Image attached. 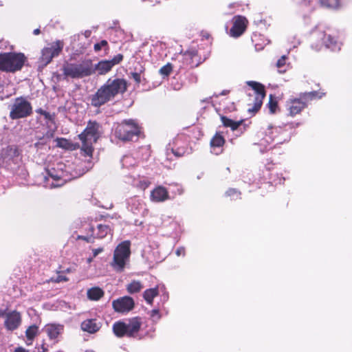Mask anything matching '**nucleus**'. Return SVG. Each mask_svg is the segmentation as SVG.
<instances>
[{"label":"nucleus","instance_id":"obj_31","mask_svg":"<svg viewBox=\"0 0 352 352\" xmlns=\"http://www.w3.org/2000/svg\"><path fill=\"white\" fill-rule=\"evenodd\" d=\"M104 294L103 291L99 287H93L87 291V296L90 300H98Z\"/></svg>","mask_w":352,"mask_h":352},{"label":"nucleus","instance_id":"obj_34","mask_svg":"<svg viewBox=\"0 0 352 352\" xmlns=\"http://www.w3.org/2000/svg\"><path fill=\"white\" fill-rule=\"evenodd\" d=\"M197 56V53L195 50H188L185 52L183 55L184 59L187 65H192V62L191 60Z\"/></svg>","mask_w":352,"mask_h":352},{"label":"nucleus","instance_id":"obj_7","mask_svg":"<svg viewBox=\"0 0 352 352\" xmlns=\"http://www.w3.org/2000/svg\"><path fill=\"white\" fill-rule=\"evenodd\" d=\"M324 95V93L314 91L304 93L298 98H291L286 102V109L289 116H294L305 108L308 101L316 98H321Z\"/></svg>","mask_w":352,"mask_h":352},{"label":"nucleus","instance_id":"obj_46","mask_svg":"<svg viewBox=\"0 0 352 352\" xmlns=\"http://www.w3.org/2000/svg\"><path fill=\"white\" fill-rule=\"evenodd\" d=\"M175 254L177 256H185V248L184 247H179L176 250Z\"/></svg>","mask_w":352,"mask_h":352},{"label":"nucleus","instance_id":"obj_5","mask_svg":"<svg viewBox=\"0 0 352 352\" xmlns=\"http://www.w3.org/2000/svg\"><path fill=\"white\" fill-rule=\"evenodd\" d=\"M63 72L66 78H82L94 73L93 64L89 60L80 63H66L63 66Z\"/></svg>","mask_w":352,"mask_h":352},{"label":"nucleus","instance_id":"obj_42","mask_svg":"<svg viewBox=\"0 0 352 352\" xmlns=\"http://www.w3.org/2000/svg\"><path fill=\"white\" fill-rule=\"evenodd\" d=\"M226 194L228 197H230L233 199L239 197L240 195V192L234 188H230L228 190Z\"/></svg>","mask_w":352,"mask_h":352},{"label":"nucleus","instance_id":"obj_13","mask_svg":"<svg viewBox=\"0 0 352 352\" xmlns=\"http://www.w3.org/2000/svg\"><path fill=\"white\" fill-rule=\"evenodd\" d=\"M32 112L31 104L24 98L19 97L14 100L11 106L10 117L12 120L23 118Z\"/></svg>","mask_w":352,"mask_h":352},{"label":"nucleus","instance_id":"obj_43","mask_svg":"<svg viewBox=\"0 0 352 352\" xmlns=\"http://www.w3.org/2000/svg\"><path fill=\"white\" fill-rule=\"evenodd\" d=\"M150 316L153 322H157L161 318L160 311L157 309H154L151 311Z\"/></svg>","mask_w":352,"mask_h":352},{"label":"nucleus","instance_id":"obj_6","mask_svg":"<svg viewBox=\"0 0 352 352\" xmlns=\"http://www.w3.org/2000/svg\"><path fill=\"white\" fill-rule=\"evenodd\" d=\"M130 242L124 241L115 249L111 266L116 272H122L129 263L131 250Z\"/></svg>","mask_w":352,"mask_h":352},{"label":"nucleus","instance_id":"obj_20","mask_svg":"<svg viewBox=\"0 0 352 352\" xmlns=\"http://www.w3.org/2000/svg\"><path fill=\"white\" fill-rule=\"evenodd\" d=\"M90 235H87L85 236H80L81 239L87 241V242L92 243L94 242V239L95 238L102 239L107 236V234H111V229L108 225H102L98 224L97 226L96 229H95L93 226L89 227Z\"/></svg>","mask_w":352,"mask_h":352},{"label":"nucleus","instance_id":"obj_51","mask_svg":"<svg viewBox=\"0 0 352 352\" xmlns=\"http://www.w3.org/2000/svg\"><path fill=\"white\" fill-rule=\"evenodd\" d=\"M33 34L34 35H38L40 34V30L38 28L37 29H35L34 31H33Z\"/></svg>","mask_w":352,"mask_h":352},{"label":"nucleus","instance_id":"obj_23","mask_svg":"<svg viewBox=\"0 0 352 352\" xmlns=\"http://www.w3.org/2000/svg\"><path fill=\"white\" fill-rule=\"evenodd\" d=\"M113 307L116 312L124 313L131 311L134 307V301L132 298L124 296L113 300Z\"/></svg>","mask_w":352,"mask_h":352},{"label":"nucleus","instance_id":"obj_45","mask_svg":"<svg viewBox=\"0 0 352 352\" xmlns=\"http://www.w3.org/2000/svg\"><path fill=\"white\" fill-rule=\"evenodd\" d=\"M43 116L45 117V118L47 120H49L50 122H51L52 124H54V115L53 114H51L50 113L46 111V112H43Z\"/></svg>","mask_w":352,"mask_h":352},{"label":"nucleus","instance_id":"obj_1","mask_svg":"<svg viewBox=\"0 0 352 352\" xmlns=\"http://www.w3.org/2000/svg\"><path fill=\"white\" fill-rule=\"evenodd\" d=\"M80 164L79 160L57 163L55 167L47 170L45 186L51 188L60 187L67 182L82 175L87 169L84 168Z\"/></svg>","mask_w":352,"mask_h":352},{"label":"nucleus","instance_id":"obj_26","mask_svg":"<svg viewBox=\"0 0 352 352\" xmlns=\"http://www.w3.org/2000/svg\"><path fill=\"white\" fill-rule=\"evenodd\" d=\"M225 143V139L221 132H217L210 141L212 153L219 155L223 151V146Z\"/></svg>","mask_w":352,"mask_h":352},{"label":"nucleus","instance_id":"obj_22","mask_svg":"<svg viewBox=\"0 0 352 352\" xmlns=\"http://www.w3.org/2000/svg\"><path fill=\"white\" fill-rule=\"evenodd\" d=\"M233 25L230 30L229 34L232 37H239L245 32L248 21L245 17L242 16H236L232 19Z\"/></svg>","mask_w":352,"mask_h":352},{"label":"nucleus","instance_id":"obj_44","mask_svg":"<svg viewBox=\"0 0 352 352\" xmlns=\"http://www.w3.org/2000/svg\"><path fill=\"white\" fill-rule=\"evenodd\" d=\"M108 43L107 41L105 40H102L99 43H97L94 45V50L96 52H98L102 50V48L107 46Z\"/></svg>","mask_w":352,"mask_h":352},{"label":"nucleus","instance_id":"obj_10","mask_svg":"<svg viewBox=\"0 0 352 352\" xmlns=\"http://www.w3.org/2000/svg\"><path fill=\"white\" fill-rule=\"evenodd\" d=\"M140 126L134 120H124L118 124L115 129L116 136L121 140H133L138 138L140 133Z\"/></svg>","mask_w":352,"mask_h":352},{"label":"nucleus","instance_id":"obj_24","mask_svg":"<svg viewBox=\"0 0 352 352\" xmlns=\"http://www.w3.org/2000/svg\"><path fill=\"white\" fill-rule=\"evenodd\" d=\"M125 182L131 184L134 187L144 190L151 185V179L144 175H137L136 176L127 177Z\"/></svg>","mask_w":352,"mask_h":352},{"label":"nucleus","instance_id":"obj_37","mask_svg":"<svg viewBox=\"0 0 352 352\" xmlns=\"http://www.w3.org/2000/svg\"><path fill=\"white\" fill-rule=\"evenodd\" d=\"M276 67L280 73H283L287 70V65L286 64V56L285 55L277 60Z\"/></svg>","mask_w":352,"mask_h":352},{"label":"nucleus","instance_id":"obj_54","mask_svg":"<svg viewBox=\"0 0 352 352\" xmlns=\"http://www.w3.org/2000/svg\"><path fill=\"white\" fill-rule=\"evenodd\" d=\"M177 192H178V194L181 195L182 192H183V190L182 189L181 187L179 186H177Z\"/></svg>","mask_w":352,"mask_h":352},{"label":"nucleus","instance_id":"obj_27","mask_svg":"<svg viewBox=\"0 0 352 352\" xmlns=\"http://www.w3.org/2000/svg\"><path fill=\"white\" fill-rule=\"evenodd\" d=\"M102 324L96 318L87 319L81 323V329L89 333H95L100 330Z\"/></svg>","mask_w":352,"mask_h":352},{"label":"nucleus","instance_id":"obj_16","mask_svg":"<svg viewBox=\"0 0 352 352\" xmlns=\"http://www.w3.org/2000/svg\"><path fill=\"white\" fill-rule=\"evenodd\" d=\"M64 47L63 41L57 40L49 44L42 50L41 59L45 64L51 62L54 57L58 56Z\"/></svg>","mask_w":352,"mask_h":352},{"label":"nucleus","instance_id":"obj_8","mask_svg":"<svg viewBox=\"0 0 352 352\" xmlns=\"http://www.w3.org/2000/svg\"><path fill=\"white\" fill-rule=\"evenodd\" d=\"M140 327V319L133 318L126 322L118 321L115 322L113 325V331L119 338L124 336L137 338Z\"/></svg>","mask_w":352,"mask_h":352},{"label":"nucleus","instance_id":"obj_60","mask_svg":"<svg viewBox=\"0 0 352 352\" xmlns=\"http://www.w3.org/2000/svg\"><path fill=\"white\" fill-rule=\"evenodd\" d=\"M0 3H1V1L0 0ZM1 5V3H0Z\"/></svg>","mask_w":352,"mask_h":352},{"label":"nucleus","instance_id":"obj_29","mask_svg":"<svg viewBox=\"0 0 352 352\" xmlns=\"http://www.w3.org/2000/svg\"><path fill=\"white\" fill-rule=\"evenodd\" d=\"M252 41L254 43L257 51L263 50L264 46L270 43L269 40L265 38L263 35L256 33H254L252 36Z\"/></svg>","mask_w":352,"mask_h":352},{"label":"nucleus","instance_id":"obj_9","mask_svg":"<svg viewBox=\"0 0 352 352\" xmlns=\"http://www.w3.org/2000/svg\"><path fill=\"white\" fill-rule=\"evenodd\" d=\"M25 56L21 53L0 54V70L6 72H15L24 65Z\"/></svg>","mask_w":352,"mask_h":352},{"label":"nucleus","instance_id":"obj_3","mask_svg":"<svg viewBox=\"0 0 352 352\" xmlns=\"http://www.w3.org/2000/svg\"><path fill=\"white\" fill-rule=\"evenodd\" d=\"M100 137V124L96 122L89 121L84 131L79 135L82 141L81 151L85 155L92 157L94 151L93 144Z\"/></svg>","mask_w":352,"mask_h":352},{"label":"nucleus","instance_id":"obj_11","mask_svg":"<svg viewBox=\"0 0 352 352\" xmlns=\"http://www.w3.org/2000/svg\"><path fill=\"white\" fill-rule=\"evenodd\" d=\"M247 84L252 88L251 91L248 93L250 96L249 105H252V108H249L250 112H256L261 107L263 100L265 96L264 86L255 81H248Z\"/></svg>","mask_w":352,"mask_h":352},{"label":"nucleus","instance_id":"obj_12","mask_svg":"<svg viewBox=\"0 0 352 352\" xmlns=\"http://www.w3.org/2000/svg\"><path fill=\"white\" fill-rule=\"evenodd\" d=\"M265 133V137L262 140V142L260 143L261 145L265 143L270 144L273 142H275L276 144H280L290 139L289 133L280 126H269Z\"/></svg>","mask_w":352,"mask_h":352},{"label":"nucleus","instance_id":"obj_57","mask_svg":"<svg viewBox=\"0 0 352 352\" xmlns=\"http://www.w3.org/2000/svg\"><path fill=\"white\" fill-rule=\"evenodd\" d=\"M93 258H94V257H89V258H87V263H91V262H92V261H93Z\"/></svg>","mask_w":352,"mask_h":352},{"label":"nucleus","instance_id":"obj_15","mask_svg":"<svg viewBox=\"0 0 352 352\" xmlns=\"http://www.w3.org/2000/svg\"><path fill=\"white\" fill-rule=\"evenodd\" d=\"M169 151L176 157H182L185 154L189 153L186 138L184 135L176 137L166 148L167 155H169Z\"/></svg>","mask_w":352,"mask_h":352},{"label":"nucleus","instance_id":"obj_36","mask_svg":"<svg viewBox=\"0 0 352 352\" xmlns=\"http://www.w3.org/2000/svg\"><path fill=\"white\" fill-rule=\"evenodd\" d=\"M142 288V285L139 281H133L127 287L129 293L133 294L139 292Z\"/></svg>","mask_w":352,"mask_h":352},{"label":"nucleus","instance_id":"obj_4","mask_svg":"<svg viewBox=\"0 0 352 352\" xmlns=\"http://www.w3.org/2000/svg\"><path fill=\"white\" fill-rule=\"evenodd\" d=\"M342 43L338 38L322 30H316L312 33L311 48L320 51L323 47L336 52L340 50Z\"/></svg>","mask_w":352,"mask_h":352},{"label":"nucleus","instance_id":"obj_33","mask_svg":"<svg viewBox=\"0 0 352 352\" xmlns=\"http://www.w3.org/2000/svg\"><path fill=\"white\" fill-rule=\"evenodd\" d=\"M344 0H320L323 6L327 8L336 9L338 8Z\"/></svg>","mask_w":352,"mask_h":352},{"label":"nucleus","instance_id":"obj_19","mask_svg":"<svg viewBox=\"0 0 352 352\" xmlns=\"http://www.w3.org/2000/svg\"><path fill=\"white\" fill-rule=\"evenodd\" d=\"M122 58L123 56L118 54L111 60H101L95 65H93L94 73L97 72L100 75H104L109 72L114 65L118 64Z\"/></svg>","mask_w":352,"mask_h":352},{"label":"nucleus","instance_id":"obj_28","mask_svg":"<svg viewBox=\"0 0 352 352\" xmlns=\"http://www.w3.org/2000/svg\"><path fill=\"white\" fill-rule=\"evenodd\" d=\"M164 285H158L156 287L148 289L144 292V298L146 302L151 305L153 301V298L159 294L160 289H164Z\"/></svg>","mask_w":352,"mask_h":352},{"label":"nucleus","instance_id":"obj_49","mask_svg":"<svg viewBox=\"0 0 352 352\" xmlns=\"http://www.w3.org/2000/svg\"><path fill=\"white\" fill-rule=\"evenodd\" d=\"M133 78L135 79V80L137 82H139L140 81V74H137V73H134L133 74Z\"/></svg>","mask_w":352,"mask_h":352},{"label":"nucleus","instance_id":"obj_2","mask_svg":"<svg viewBox=\"0 0 352 352\" xmlns=\"http://www.w3.org/2000/svg\"><path fill=\"white\" fill-rule=\"evenodd\" d=\"M126 89V82L121 78H109L91 97V104L100 107L111 101L119 94L124 93Z\"/></svg>","mask_w":352,"mask_h":352},{"label":"nucleus","instance_id":"obj_59","mask_svg":"<svg viewBox=\"0 0 352 352\" xmlns=\"http://www.w3.org/2000/svg\"><path fill=\"white\" fill-rule=\"evenodd\" d=\"M85 352H94V351L93 350L89 349V350H86Z\"/></svg>","mask_w":352,"mask_h":352},{"label":"nucleus","instance_id":"obj_38","mask_svg":"<svg viewBox=\"0 0 352 352\" xmlns=\"http://www.w3.org/2000/svg\"><path fill=\"white\" fill-rule=\"evenodd\" d=\"M172 69V65L170 63H167L166 65H164L162 67L160 68L159 72L162 76L166 77L170 74Z\"/></svg>","mask_w":352,"mask_h":352},{"label":"nucleus","instance_id":"obj_50","mask_svg":"<svg viewBox=\"0 0 352 352\" xmlns=\"http://www.w3.org/2000/svg\"><path fill=\"white\" fill-rule=\"evenodd\" d=\"M14 352H28V351L25 350L23 347H18L14 350Z\"/></svg>","mask_w":352,"mask_h":352},{"label":"nucleus","instance_id":"obj_53","mask_svg":"<svg viewBox=\"0 0 352 352\" xmlns=\"http://www.w3.org/2000/svg\"><path fill=\"white\" fill-rule=\"evenodd\" d=\"M36 111H37V113H38L43 116V112H46V111L43 110L42 109H39Z\"/></svg>","mask_w":352,"mask_h":352},{"label":"nucleus","instance_id":"obj_55","mask_svg":"<svg viewBox=\"0 0 352 352\" xmlns=\"http://www.w3.org/2000/svg\"><path fill=\"white\" fill-rule=\"evenodd\" d=\"M53 131H49L47 132V135L49 137V138H52L53 136Z\"/></svg>","mask_w":352,"mask_h":352},{"label":"nucleus","instance_id":"obj_40","mask_svg":"<svg viewBox=\"0 0 352 352\" xmlns=\"http://www.w3.org/2000/svg\"><path fill=\"white\" fill-rule=\"evenodd\" d=\"M272 96H270V100L268 102V108L270 113H274L276 111V109L278 107L277 102L274 101L272 98Z\"/></svg>","mask_w":352,"mask_h":352},{"label":"nucleus","instance_id":"obj_32","mask_svg":"<svg viewBox=\"0 0 352 352\" xmlns=\"http://www.w3.org/2000/svg\"><path fill=\"white\" fill-rule=\"evenodd\" d=\"M221 120L224 126L230 127L232 131L236 130L241 124V122H234L226 116H221Z\"/></svg>","mask_w":352,"mask_h":352},{"label":"nucleus","instance_id":"obj_56","mask_svg":"<svg viewBox=\"0 0 352 352\" xmlns=\"http://www.w3.org/2000/svg\"><path fill=\"white\" fill-rule=\"evenodd\" d=\"M228 93V91L227 90H223L221 93V95H226Z\"/></svg>","mask_w":352,"mask_h":352},{"label":"nucleus","instance_id":"obj_41","mask_svg":"<svg viewBox=\"0 0 352 352\" xmlns=\"http://www.w3.org/2000/svg\"><path fill=\"white\" fill-rule=\"evenodd\" d=\"M288 42L292 47H296L300 43V39L295 35L290 36Z\"/></svg>","mask_w":352,"mask_h":352},{"label":"nucleus","instance_id":"obj_18","mask_svg":"<svg viewBox=\"0 0 352 352\" xmlns=\"http://www.w3.org/2000/svg\"><path fill=\"white\" fill-rule=\"evenodd\" d=\"M0 317L4 319L5 327L9 331L17 329L21 322V315L16 311H0Z\"/></svg>","mask_w":352,"mask_h":352},{"label":"nucleus","instance_id":"obj_25","mask_svg":"<svg viewBox=\"0 0 352 352\" xmlns=\"http://www.w3.org/2000/svg\"><path fill=\"white\" fill-rule=\"evenodd\" d=\"M150 199L153 202H163L169 199V194L166 188L158 186L151 190Z\"/></svg>","mask_w":352,"mask_h":352},{"label":"nucleus","instance_id":"obj_58","mask_svg":"<svg viewBox=\"0 0 352 352\" xmlns=\"http://www.w3.org/2000/svg\"><path fill=\"white\" fill-rule=\"evenodd\" d=\"M47 349L43 346L42 351H39V352H47Z\"/></svg>","mask_w":352,"mask_h":352},{"label":"nucleus","instance_id":"obj_30","mask_svg":"<svg viewBox=\"0 0 352 352\" xmlns=\"http://www.w3.org/2000/svg\"><path fill=\"white\" fill-rule=\"evenodd\" d=\"M137 163V160L132 155H125L121 160L122 168H126L128 169H129L131 167H133Z\"/></svg>","mask_w":352,"mask_h":352},{"label":"nucleus","instance_id":"obj_21","mask_svg":"<svg viewBox=\"0 0 352 352\" xmlns=\"http://www.w3.org/2000/svg\"><path fill=\"white\" fill-rule=\"evenodd\" d=\"M127 209L137 215L144 216L146 212L145 203L138 196H133L126 199Z\"/></svg>","mask_w":352,"mask_h":352},{"label":"nucleus","instance_id":"obj_39","mask_svg":"<svg viewBox=\"0 0 352 352\" xmlns=\"http://www.w3.org/2000/svg\"><path fill=\"white\" fill-rule=\"evenodd\" d=\"M56 145L60 148H67L69 142L65 138H56Z\"/></svg>","mask_w":352,"mask_h":352},{"label":"nucleus","instance_id":"obj_17","mask_svg":"<svg viewBox=\"0 0 352 352\" xmlns=\"http://www.w3.org/2000/svg\"><path fill=\"white\" fill-rule=\"evenodd\" d=\"M42 331L47 335L49 340L57 343L64 333L65 327L60 323L51 322L45 324Z\"/></svg>","mask_w":352,"mask_h":352},{"label":"nucleus","instance_id":"obj_52","mask_svg":"<svg viewBox=\"0 0 352 352\" xmlns=\"http://www.w3.org/2000/svg\"><path fill=\"white\" fill-rule=\"evenodd\" d=\"M90 35H91V32H90V31H89V30L85 31V37H87H87H89Z\"/></svg>","mask_w":352,"mask_h":352},{"label":"nucleus","instance_id":"obj_35","mask_svg":"<svg viewBox=\"0 0 352 352\" xmlns=\"http://www.w3.org/2000/svg\"><path fill=\"white\" fill-rule=\"evenodd\" d=\"M38 328L36 325H32L28 327L25 331V335L28 340L30 342L36 337L38 334Z\"/></svg>","mask_w":352,"mask_h":352},{"label":"nucleus","instance_id":"obj_48","mask_svg":"<svg viewBox=\"0 0 352 352\" xmlns=\"http://www.w3.org/2000/svg\"><path fill=\"white\" fill-rule=\"evenodd\" d=\"M67 280V278L65 276H63V275H58L56 278L55 279V281L56 282H62V281H66Z\"/></svg>","mask_w":352,"mask_h":352},{"label":"nucleus","instance_id":"obj_47","mask_svg":"<svg viewBox=\"0 0 352 352\" xmlns=\"http://www.w3.org/2000/svg\"><path fill=\"white\" fill-rule=\"evenodd\" d=\"M102 252H103V248H98L94 249L92 250L93 257H96V256H98Z\"/></svg>","mask_w":352,"mask_h":352},{"label":"nucleus","instance_id":"obj_14","mask_svg":"<svg viewBox=\"0 0 352 352\" xmlns=\"http://www.w3.org/2000/svg\"><path fill=\"white\" fill-rule=\"evenodd\" d=\"M21 160L20 153L16 146H8L3 148L0 154V163L8 167L16 165Z\"/></svg>","mask_w":352,"mask_h":352}]
</instances>
